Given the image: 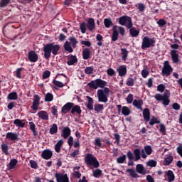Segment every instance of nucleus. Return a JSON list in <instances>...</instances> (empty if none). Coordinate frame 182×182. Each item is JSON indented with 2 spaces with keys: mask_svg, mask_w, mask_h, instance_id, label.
<instances>
[{
  "mask_svg": "<svg viewBox=\"0 0 182 182\" xmlns=\"http://www.w3.org/2000/svg\"><path fill=\"white\" fill-rule=\"evenodd\" d=\"M59 49H60V46L58 44L50 43L47 44L44 46V56L46 59H49L50 58V53L53 55H58V52H59Z\"/></svg>",
  "mask_w": 182,
  "mask_h": 182,
  "instance_id": "1",
  "label": "nucleus"
},
{
  "mask_svg": "<svg viewBox=\"0 0 182 182\" xmlns=\"http://www.w3.org/2000/svg\"><path fill=\"white\" fill-rule=\"evenodd\" d=\"M97 96L98 102L101 103H107L109 101V96H110V89L108 87H104L97 91Z\"/></svg>",
  "mask_w": 182,
  "mask_h": 182,
  "instance_id": "2",
  "label": "nucleus"
},
{
  "mask_svg": "<svg viewBox=\"0 0 182 182\" xmlns=\"http://www.w3.org/2000/svg\"><path fill=\"white\" fill-rule=\"evenodd\" d=\"M85 161L87 166H92L95 168H97V167L100 166V164L99 163V161H97V159H96L95 155L92 154H87V155H85Z\"/></svg>",
  "mask_w": 182,
  "mask_h": 182,
  "instance_id": "3",
  "label": "nucleus"
},
{
  "mask_svg": "<svg viewBox=\"0 0 182 182\" xmlns=\"http://www.w3.org/2000/svg\"><path fill=\"white\" fill-rule=\"evenodd\" d=\"M154 99L158 102H163L164 106H168L170 105V92L166 91L163 95L161 94H156L154 96Z\"/></svg>",
  "mask_w": 182,
  "mask_h": 182,
  "instance_id": "4",
  "label": "nucleus"
},
{
  "mask_svg": "<svg viewBox=\"0 0 182 182\" xmlns=\"http://www.w3.org/2000/svg\"><path fill=\"white\" fill-rule=\"evenodd\" d=\"M57 79H60V80H53V83L55 85V86H57L58 87H63L68 85L69 82V80H68V77L66 75L61 74L60 75Z\"/></svg>",
  "mask_w": 182,
  "mask_h": 182,
  "instance_id": "5",
  "label": "nucleus"
},
{
  "mask_svg": "<svg viewBox=\"0 0 182 182\" xmlns=\"http://www.w3.org/2000/svg\"><path fill=\"white\" fill-rule=\"evenodd\" d=\"M107 85V82L102 79H96L88 83V86L92 89H97L98 87L103 89Z\"/></svg>",
  "mask_w": 182,
  "mask_h": 182,
  "instance_id": "6",
  "label": "nucleus"
},
{
  "mask_svg": "<svg viewBox=\"0 0 182 182\" xmlns=\"http://www.w3.org/2000/svg\"><path fill=\"white\" fill-rule=\"evenodd\" d=\"M154 45H156V39L154 38H150L148 36H145L142 39L141 49L153 48Z\"/></svg>",
  "mask_w": 182,
  "mask_h": 182,
  "instance_id": "7",
  "label": "nucleus"
},
{
  "mask_svg": "<svg viewBox=\"0 0 182 182\" xmlns=\"http://www.w3.org/2000/svg\"><path fill=\"white\" fill-rule=\"evenodd\" d=\"M119 25L127 26L128 29H130L133 26V23L132 22V18L127 16H123L119 18Z\"/></svg>",
  "mask_w": 182,
  "mask_h": 182,
  "instance_id": "8",
  "label": "nucleus"
},
{
  "mask_svg": "<svg viewBox=\"0 0 182 182\" xmlns=\"http://www.w3.org/2000/svg\"><path fill=\"white\" fill-rule=\"evenodd\" d=\"M173 72V68L170 65L168 61H165L164 64V67L162 68V75L163 76H170L171 73Z\"/></svg>",
  "mask_w": 182,
  "mask_h": 182,
  "instance_id": "9",
  "label": "nucleus"
},
{
  "mask_svg": "<svg viewBox=\"0 0 182 182\" xmlns=\"http://www.w3.org/2000/svg\"><path fill=\"white\" fill-rule=\"evenodd\" d=\"M151 153H153V148H151V146L147 145L141 149V156L142 159H147V156H150Z\"/></svg>",
  "mask_w": 182,
  "mask_h": 182,
  "instance_id": "10",
  "label": "nucleus"
},
{
  "mask_svg": "<svg viewBox=\"0 0 182 182\" xmlns=\"http://www.w3.org/2000/svg\"><path fill=\"white\" fill-rule=\"evenodd\" d=\"M55 177L57 182H69V177L66 173H55Z\"/></svg>",
  "mask_w": 182,
  "mask_h": 182,
  "instance_id": "11",
  "label": "nucleus"
},
{
  "mask_svg": "<svg viewBox=\"0 0 182 182\" xmlns=\"http://www.w3.org/2000/svg\"><path fill=\"white\" fill-rule=\"evenodd\" d=\"M40 102L41 97H39V95H34L33 104L31 106L32 110H34L35 112L38 111V109H39Z\"/></svg>",
  "mask_w": 182,
  "mask_h": 182,
  "instance_id": "12",
  "label": "nucleus"
},
{
  "mask_svg": "<svg viewBox=\"0 0 182 182\" xmlns=\"http://www.w3.org/2000/svg\"><path fill=\"white\" fill-rule=\"evenodd\" d=\"M38 54L36 53V52L31 50L28 53V60H30V62H38Z\"/></svg>",
  "mask_w": 182,
  "mask_h": 182,
  "instance_id": "13",
  "label": "nucleus"
},
{
  "mask_svg": "<svg viewBox=\"0 0 182 182\" xmlns=\"http://www.w3.org/2000/svg\"><path fill=\"white\" fill-rule=\"evenodd\" d=\"M71 133L72 131L70 130V128L65 127L62 130L61 136L63 137V139H68V137L70 136Z\"/></svg>",
  "mask_w": 182,
  "mask_h": 182,
  "instance_id": "14",
  "label": "nucleus"
},
{
  "mask_svg": "<svg viewBox=\"0 0 182 182\" xmlns=\"http://www.w3.org/2000/svg\"><path fill=\"white\" fill-rule=\"evenodd\" d=\"M73 106H75L73 103L68 102L62 107V113H64L65 114H66V113L70 111V109H72Z\"/></svg>",
  "mask_w": 182,
  "mask_h": 182,
  "instance_id": "15",
  "label": "nucleus"
},
{
  "mask_svg": "<svg viewBox=\"0 0 182 182\" xmlns=\"http://www.w3.org/2000/svg\"><path fill=\"white\" fill-rule=\"evenodd\" d=\"M119 76L123 77L126 76V73H127V68L126 65H121L117 69Z\"/></svg>",
  "mask_w": 182,
  "mask_h": 182,
  "instance_id": "16",
  "label": "nucleus"
},
{
  "mask_svg": "<svg viewBox=\"0 0 182 182\" xmlns=\"http://www.w3.org/2000/svg\"><path fill=\"white\" fill-rule=\"evenodd\" d=\"M37 114L42 120H49V114L46 111H39Z\"/></svg>",
  "mask_w": 182,
  "mask_h": 182,
  "instance_id": "17",
  "label": "nucleus"
},
{
  "mask_svg": "<svg viewBox=\"0 0 182 182\" xmlns=\"http://www.w3.org/2000/svg\"><path fill=\"white\" fill-rule=\"evenodd\" d=\"M18 134H15L14 132H8L6 135V139L9 140H11L12 141H15L18 140Z\"/></svg>",
  "mask_w": 182,
  "mask_h": 182,
  "instance_id": "18",
  "label": "nucleus"
},
{
  "mask_svg": "<svg viewBox=\"0 0 182 182\" xmlns=\"http://www.w3.org/2000/svg\"><path fill=\"white\" fill-rule=\"evenodd\" d=\"M165 176H166L168 182H172L176 178V176H174V173H173L172 171L171 170L166 171Z\"/></svg>",
  "mask_w": 182,
  "mask_h": 182,
  "instance_id": "19",
  "label": "nucleus"
},
{
  "mask_svg": "<svg viewBox=\"0 0 182 182\" xmlns=\"http://www.w3.org/2000/svg\"><path fill=\"white\" fill-rule=\"evenodd\" d=\"M77 62V58L75 55H69L68 58V65L69 66H72V65H75Z\"/></svg>",
  "mask_w": 182,
  "mask_h": 182,
  "instance_id": "20",
  "label": "nucleus"
},
{
  "mask_svg": "<svg viewBox=\"0 0 182 182\" xmlns=\"http://www.w3.org/2000/svg\"><path fill=\"white\" fill-rule=\"evenodd\" d=\"M144 120L149 122L150 120V109L145 108L143 110Z\"/></svg>",
  "mask_w": 182,
  "mask_h": 182,
  "instance_id": "21",
  "label": "nucleus"
},
{
  "mask_svg": "<svg viewBox=\"0 0 182 182\" xmlns=\"http://www.w3.org/2000/svg\"><path fill=\"white\" fill-rule=\"evenodd\" d=\"M52 151L50 150H45L42 153V157L43 159H45V160H49L50 157H52Z\"/></svg>",
  "mask_w": 182,
  "mask_h": 182,
  "instance_id": "22",
  "label": "nucleus"
},
{
  "mask_svg": "<svg viewBox=\"0 0 182 182\" xmlns=\"http://www.w3.org/2000/svg\"><path fill=\"white\" fill-rule=\"evenodd\" d=\"M133 106L141 110V107L143 106V100H134L133 101Z\"/></svg>",
  "mask_w": 182,
  "mask_h": 182,
  "instance_id": "23",
  "label": "nucleus"
},
{
  "mask_svg": "<svg viewBox=\"0 0 182 182\" xmlns=\"http://www.w3.org/2000/svg\"><path fill=\"white\" fill-rule=\"evenodd\" d=\"M171 56L172 58V60L173 63H177L178 62V54L177 53L176 50H171Z\"/></svg>",
  "mask_w": 182,
  "mask_h": 182,
  "instance_id": "24",
  "label": "nucleus"
},
{
  "mask_svg": "<svg viewBox=\"0 0 182 182\" xmlns=\"http://www.w3.org/2000/svg\"><path fill=\"white\" fill-rule=\"evenodd\" d=\"M95 19L89 18L87 21V29H89L90 31H93V29H95Z\"/></svg>",
  "mask_w": 182,
  "mask_h": 182,
  "instance_id": "25",
  "label": "nucleus"
},
{
  "mask_svg": "<svg viewBox=\"0 0 182 182\" xmlns=\"http://www.w3.org/2000/svg\"><path fill=\"white\" fill-rule=\"evenodd\" d=\"M136 170L137 171V173H139V174H146V169H144V166H143V165L141 164H138L136 165Z\"/></svg>",
  "mask_w": 182,
  "mask_h": 182,
  "instance_id": "26",
  "label": "nucleus"
},
{
  "mask_svg": "<svg viewBox=\"0 0 182 182\" xmlns=\"http://www.w3.org/2000/svg\"><path fill=\"white\" fill-rule=\"evenodd\" d=\"M63 146V140L60 139L55 146V151L56 153H60V149Z\"/></svg>",
  "mask_w": 182,
  "mask_h": 182,
  "instance_id": "27",
  "label": "nucleus"
},
{
  "mask_svg": "<svg viewBox=\"0 0 182 182\" xmlns=\"http://www.w3.org/2000/svg\"><path fill=\"white\" fill-rule=\"evenodd\" d=\"M87 100L88 103L87 105V107L89 110H93V98L89 96H87Z\"/></svg>",
  "mask_w": 182,
  "mask_h": 182,
  "instance_id": "28",
  "label": "nucleus"
},
{
  "mask_svg": "<svg viewBox=\"0 0 182 182\" xmlns=\"http://www.w3.org/2000/svg\"><path fill=\"white\" fill-rule=\"evenodd\" d=\"M14 124L17 127H25V121L19 119H16L14 120Z\"/></svg>",
  "mask_w": 182,
  "mask_h": 182,
  "instance_id": "29",
  "label": "nucleus"
},
{
  "mask_svg": "<svg viewBox=\"0 0 182 182\" xmlns=\"http://www.w3.org/2000/svg\"><path fill=\"white\" fill-rule=\"evenodd\" d=\"M72 114L77 113V114H80L82 113V109H80V107L79 105H75L73 106V108L71 109Z\"/></svg>",
  "mask_w": 182,
  "mask_h": 182,
  "instance_id": "30",
  "label": "nucleus"
},
{
  "mask_svg": "<svg viewBox=\"0 0 182 182\" xmlns=\"http://www.w3.org/2000/svg\"><path fill=\"white\" fill-rule=\"evenodd\" d=\"M82 56H83V59H89V58L90 57V49L89 48H85L82 50Z\"/></svg>",
  "mask_w": 182,
  "mask_h": 182,
  "instance_id": "31",
  "label": "nucleus"
},
{
  "mask_svg": "<svg viewBox=\"0 0 182 182\" xmlns=\"http://www.w3.org/2000/svg\"><path fill=\"white\" fill-rule=\"evenodd\" d=\"M64 48L67 52H69V53H72V52H73V48H72V46H70V43L69 41H66L65 43Z\"/></svg>",
  "mask_w": 182,
  "mask_h": 182,
  "instance_id": "32",
  "label": "nucleus"
},
{
  "mask_svg": "<svg viewBox=\"0 0 182 182\" xmlns=\"http://www.w3.org/2000/svg\"><path fill=\"white\" fill-rule=\"evenodd\" d=\"M16 164H18V160L16 159H12L8 166V169L9 170H12L14 169V167H16Z\"/></svg>",
  "mask_w": 182,
  "mask_h": 182,
  "instance_id": "33",
  "label": "nucleus"
},
{
  "mask_svg": "<svg viewBox=\"0 0 182 182\" xmlns=\"http://www.w3.org/2000/svg\"><path fill=\"white\" fill-rule=\"evenodd\" d=\"M127 173H129V176H132V178H136V177H139V175L136 173L135 170L128 168L127 169Z\"/></svg>",
  "mask_w": 182,
  "mask_h": 182,
  "instance_id": "34",
  "label": "nucleus"
},
{
  "mask_svg": "<svg viewBox=\"0 0 182 182\" xmlns=\"http://www.w3.org/2000/svg\"><path fill=\"white\" fill-rule=\"evenodd\" d=\"M113 28L118 33H120L122 36L124 35V28L123 27L114 26Z\"/></svg>",
  "mask_w": 182,
  "mask_h": 182,
  "instance_id": "35",
  "label": "nucleus"
},
{
  "mask_svg": "<svg viewBox=\"0 0 182 182\" xmlns=\"http://www.w3.org/2000/svg\"><path fill=\"white\" fill-rule=\"evenodd\" d=\"M1 150H2V152L4 153V154H6V156H8V154H9V152L8 151V150H9V147L8 146V144H2Z\"/></svg>",
  "mask_w": 182,
  "mask_h": 182,
  "instance_id": "36",
  "label": "nucleus"
},
{
  "mask_svg": "<svg viewBox=\"0 0 182 182\" xmlns=\"http://www.w3.org/2000/svg\"><path fill=\"white\" fill-rule=\"evenodd\" d=\"M95 111L97 112V113H100L103 109H105V107L103 105L101 104H95Z\"/></svg>",
  "mask_w": 182,
  "mask_h": 182,
  "instance_id": "37",
  "label": "nucleus"
},
{
  "mask_svg": "<svg viewBox=\"0 0 182 182\" xmlns=\"http://www.w3.org/2000/svg\"><path fill=\"white\" fill-rule=\"evenodd\" d=\"M121 54L122 55V60H126V59H127V55H129V51H127L126 48H122Z\"/></svg>",
  "mask_w": 182,
  "mask_h": 182,
  "instance_id": "38",
  "label": "nucleus"
},
{
  "mask_svg": "<svg viewBox=\"0 0 182 182\" xmlns=\"http://www.w3.org/2000/svg\"><path fill=\"white\" fill-rule=\"evenodd\" d=\"M171 161H173V156H168L164 159V165L168 166L171 164Z\"/></svg>",
  "mask_w": 182,
  "mask_h": 182,
  "instance_id": "39",
  "label": "nucleus"
},
{
  "mask_svg": "<svg viewBox=\"0 0 182 182\" xmlns=\"http://www.w3.org/2000/svg\"><path fill=\"white\" fill-rule=\"evenodd\" d=\"M122 113L124 116H129V114H130L131 113L130 108L126 106L123 107L122 109Z\"/></svg>",
  "mask_w": 182,
  "mask_h": 182,
  "instance_id": "40",
  "label": "nucleus"
},
{
  "mask_svg": "<svg viewBox=\"0 0 182 182\" xmlns=\"http://www.w3.org/2000/svg\"><path fill=\"white\" fill-rule=\"evenodd\" d=\"M104 23L105 28H109L113 26V22L112 21L111 18H105L104 20Z\"/></svg>",
  "mask_w": 182,
  "mask_h": 182,
  "instance_id": "41",
  "label": "nucleus"
},
{
  "mask_svg": "<svg viewBox=\"0 0 182 182\" xmlns=\"http://www.w3.org/2000/svg\"><path fill=\"white\" fill-rule=\"evenodd\" d=\"M7 98L9 100H16L18 99V94L16 92H11L8 95Z\"/></svg>",
  "mask_w": 182,
  "mask_h": 182,
  "instance_id": "42",
  "label": "nucleus"
},
{
  "mask_svg": "<svg viewBox=\"0 0 182 182\" xmlns=\"http://www.w3.org/2000/svg\"><path fill=\"white\" fill-rule=\"evenodd\" d=\"M58 133V125L56 124H53L50 129V134H55Z\"/></svg>",
  "mask_w": 182,
  "mask_h": 182,
  "instance_id": "43",
  "label": "nucleus"
},
{
  "mask_svg": "<svg viewBox=\"0 0 182 182\" xmlns=\"http://www.w3.org/2000/svg\"><path fill=\"white\" fill-rule=\"evenodd\" d=\"M134 154L135 156V161H137L139 160H140L141 156H140V150L139 149H136L134 151Z\"/></svg>",
  "mask_w": 182,
  "mask_h": 182,
  "instance_id": "44",
  "label": "nucleus"
},
{
  "mask_svg": "<svg viewBox=\"0 0 182 182\" xmlns=\"http://www.w3.org/2000/svg\"><path fill=\"white\" fill-rule=\"evenodd\" d=\"M129 32H130L132 36H133V38H136V36H139V31H137L134 28H130Z\"/></svg>",
  "mask_w": 182,
  "mask_h": 182,
  "instance_id": "45",
  "label": "nucleus"
},
{
  "mask_svg": "<svg viewBox=\"0 0 182 182\" xmlns=\"http://www.w3.org/2000/svg\"><path fill=\"white\" fill-rule=\"evenodd\" d=\"M160 123V120H159L156 117H153L149 122V124L151 126H154V124H157Z\"/></svg>",
  "mask_w": 182,
  "mask_h": 182,
  "instance_id": "46",
  "label": "nucleus"
},
{
  "mask_svg": "<svg viewBox=\"0 0 182 182\" xmlns=\"http://www.w3.org/2000/svg\"><path fill=\"white\" fill-rule=\"evenodd\" d=\"M149 73H150V70H149V68H146L141 71V76H142V77L146 79V77H147V76H149Z\"/></svg>",
  "mask_w": 182,
  "mask_h": 182,
  "instance_id": "47",
  "label": "nucleus"
},
{
  "mask_svg": "<svg viewBox=\"0 0 182 182\" xmlns=\"http://www.w3.org/2000/svg\"><path fill=\"white\" fill-rule=\"evenodd\" d=\"M53 100V95L52 93H47L45 97V102H52Z\"/></svg>",
  "mask_w": 182,
  "mask_h": 182,
  "instance_id": "48",
  "label": "nucleus"
},
{
  "mask_svg": "<svg viewBox=\"0 0 182 182\" xmlns=\"http://www.w3.org/2000/svg\"><path fill=\"white\" fill-rule=\"evenodd\" d=\"M69 41L73 46V48H76V45H77V40H76V38L75 37H70L69 38Z\"/></svg>",
  "mask_w": 182,
  "mask_h": 182,
  "instance_id": "49",
  "label": "nucleus"
},
{
  "mask_svg": "<svg viewBox=\"0 0 182 182\" xmlns=\"http://www.w3.org/2000/svg\"><path fill=\"white\" fill-rule=\"evenodd\" d=\"M118 38H119V33L113 27L112 41L115 42V41H117Z\"/></svg>",
  "mask_w": 182,
  "mask_h": 182,
  "instance_id": "50",
  "label": "nucleus"
},
{
  "mask_svg": "<svg viewBox=\"0 0 182 182\" xmlns=\"http://www.w3.org/2000/svg\"><path fill=\"white\" fill-rule=\"evenodd\" d=\"M117 161L119 163V164H122V163H124V161H126V155L118 157Z\"/></svg>",
  "mask_w": 182,
  "mask_h": 182,
  "instance_id": "51",
  "label": "nucleus"
},
{
  "mask_svg": "<svg viewBox=\"0 0 182 182\" xmlns=\"http://www.w3.org/2000/svg\"><path fill=\"white\" fill-rule=\"evenodd\" d=\"M146 166L149 167H156V166H157V162L154 160H150L146 163Z\"/></svg>",
  "mask_w": 182,
  "mask_h": 182,
  "instance_id": "52",
  "label": "nucleus"
},
{
  "mask_svg": "<svg viewBox=\"0 0 182 182\" xmlns=\"http://www.w3.org/2000/svg\"><path fill=\"white\" fill-rule=\"evenodd\" d=\"M93 176L94 177H100L102 176V170L100 169H96L93 171Z\"/></svg>",
  "mask_w": 182,
  "mask_h": 182,
  "instance_id": "53",
  "label": "nucleus"
},
{
  "mask_svg": "<svg viewBox=\"0 0 182 182\" xmlns=\"http://www.w3.org/2000/svg\"><path fill=\"white\" fill-rule=\"evenodd\" d=\"M136 7L140 11V12H143L144 9H146V6H144V4L139 3L136 5Z\"/></svg>",
  "mask_w": 182,
  "mask_h": 182,
  "instance_id": "54",
  "label": "nucleus"
},
{
  "mask_svg": "<svg viewBox=\"0 0 182 182\" xmlns=\"http://www.w3.org/2000/svg\"><path fill=\"white\" fill-rule=\"evenodd\" d=\"M127 86H134V79L129 77L127 80Z\"/></svg>",
  "mask_w": 182,
  "mask_h": 182,
  "instance_id": "55",
  "label": "nucleus"
},
{
  "mask_svg": "<svg viewBox=\"0 0 182 182\" xmlns=\"http://www.w3.org/2000/svg\"><path fill=\"white\" fill-rule=\"evenodd\" d=\"M126 100H127V103H128L129 105L133 103V95L132 94L128 95Z\"/></svg>",
  "mask_w": 182,
  "mask_h": 182,
  "instance_id": "56",
  "label": "nucleus"
},
{
  "mask_svg": "<svg viewBox=\"0 0 182 182\" xmlns=\"http://www.w3.org/2000/svg\"><path fill=\"white\" fill-rule=\"evenodd\" d=\"M85 73H86V75H92V73H93V68H92V67H87L85 69Z\"/></svg>",
  "mask_w": 182,
  "mask_h": 182,
  "instance_id": "57",
  "label": "nucleus"
},
{
  "mask_svg": "<svg viewBox=\"0 0 182 182\" xmlns=\"http://www.w3.org/2000/svg\"><path fill=\"white\" fill-rule=\"evenodd\" d=\"M23 68H18L16 70V77H18V79H21L22 77V75H21V73H22V70Z\"/></svg>",
  "mask_w": 182,
  "mask_h": 182,
  "instance_id": "58",
  "label": "nucleus"
},
{
  "mask_svg": "<svg viewBox=\"0 0 182 182\" xmlns=\"http://www.w3.org/2000/svg\"><path fill=\"white\" fill-rule=\"evenodd\" d=\"M9 2H11V0H1L0 3V6H1V8H4L6 6V5L9 4Z\"/></svg>",
  "mask_w": 182,
  "mask_h": 182,
  "instance_id": "59",
  "label": "nucleus"
},
{
  "mask_svg": "<svg viewBox=\"0 0 182 182\" xmlns=\"http://www.w3.org/2000/svg\"><path fill=\"white\" fill-rule=\"evenodd\" d=\"M159 132H161L162 134H166V126H164L163 124H159Z\"/></svg>",
  "mask_w": 182,
  "mask_h": 182,
  "instance_id": "60",
  "label": "nucleus"
},
{
  "mask_svg": "<svg viewBox=\"0 0 182 182\" xmlns=\"http://www.w3.org/2000/svg\"><path fill=\"white\" fill-rule=\"evenodd\" d=\"M95 144L97 147H102V140L100 138H97L95 140Z\"/></svg>",
  "mask_w": 182,
  "mask_h": 182,
  "instance_id": "61",
  "label": "nucleus"
},
{
  "mask_svg": "<svg viewBox=\"0 0 182 182\" xmlns=\"http://www.w3.org/2000/svg\"><path fill=\"white\" fill-rule=\"evenodd\" d=\"M80 29H81L82 33H86V23H82L80 24Z\"/></svg>",
  "mask_w": 182,
  "mask_h": 182,
  "instance_id": "62",
  "label": "nucleus"
},
{
  "mask_svg": "<svg viewBox=\"0 0 182 182\" xmlns=\"http://www.w3.org/2000/svg\"><path fill=\"white\" fill-rule=\"evenodd\" d=\"M176 151L181 157H182V144H180L179 146L176 148Z\"/></svg>",
  "mask_w": 182,
  "mask_h": 182,
  "instance_id": "63",
  "label": "nucleus"
},
{
  "mask_svg": "<svg viewBox=\"0 0 182 182\" xmlns=\"http://www.w3.org/2000/svg\"><path fill=\"white\" fill-rule=\"evenodd\" d=\"M157 23L159 26H164L167 23L165 21L164 19H160L157 21Z\"/></svg>",
  "mask_w": 182,
  "mask_h": 182,
  "instance_id": "64",
  "label": "nucleus"
}]
</instances>
